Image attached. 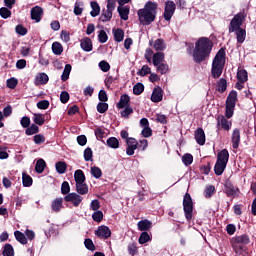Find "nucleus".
<instances>
[{
	"instance_id": "nucleus-1",
	"label": "nucleus",
	"mask_w": 256,
	"mask_h": 256,
	"mask_svg": "<svg viewBox=\"0 0 256 256\" xmlns=\"http://www.w3.org/2000/svg\"><path fill=\"white\" fill-rule=\"evenodd\" d=\"M213 50V42L207 37L200 38L195 43V48L193 50V59L195 63H203Z\"/></svg>"
},
{
	"instance_id": "nucleus-2",
	"label": "nucleus",
	"mask_w": 256,
	"mask_h": 256,
	"mask_svg": "<svg viewBox=\"0 0 256 256\" xmlns=\"http://www.w3.org/2000/svg\"><path fill=\"white\" fill-rule=\"evenodd\" d=\"M159 4L156 2L148 1L144 8L138 10V18L141 25H151L157 17V9Z\"/></svg>"
},
{
	"instance_id": "nucleus-3",
	"label": "nucleus",
	"mask_w": 256,
	"mask_h": 256,
	"mask_svg": "<svg viewBox=\"0 0 256 256\" xmlns=\"http://www.w3.org/2000/svg\"><path fill=\"white\" fill-rule=\"evenodd\" d=\"M225 48H221L212 61L211 75L214 79H219L223 75L225 68Z\"/></svg>"
},
{
	"instance_id": "nucleus-4",
	"label": "nucleus",
	"mask_w": 256,
	"mask_h": 256,
	"mask_svg": "<svg viewBox=\"0 0 256 256\" xmlns=\"http://www.w3.org/2000/svg\"><path fill=\"white\" fill-rule=\"evenodd\" d=\"M227 163H229V151L223 149L217 154V160L214 166L215 175H223L225 169H227Z\"/></svg>"
},
{
	"instance_id": "nucleus-5",
	"label": "nucleus",
	"mask_w": 256,
	"mask_h": 256,
	"mask_svg": "<svg viewBox=\"0 0 256 256\" xmlns=\"http://www.w3.org/2000/svg\"><path fill=\"white\" fill-rule=\"evenodd\" d=\"M235 105H237V91L232 90L226 99L225 117L231 119L235 113Z\"/></svg>"
},
{
	"instance_id": "nucleus-6",
	"label": "nucleus",
	"mask_w": 256,
	"mask_h": 256,
	"mask_svg": "<svg viewBox=\"0 0 256 256\" xmlns=\"http://www.w3.org/2000/svg\"><path fill=\"white\" fill-rule=\"evenodd\" d=\"M183 211L185 219L191 221L193 219V199L189 193H186L183 198Z\"/></svg>"
},
{
	"instance_id": "nucleus-7",
	"label": "nucleus",
	"mask_w": 256,
	"mask_h": 256,
	"mask_svg": "<svg viewBox=\"0 0 256 256\" xmlns=\"http://www.w3.org/2000/svg\"><path fill=\"white\" fill-rule=\"evenodd\" d=\"M176 9H177V6L175 5V2L171 0H167L165 2L164 13H163V17L165 21H171L173 15H175Z\"/></svg>"
},
{
	"instance_id": "nucleus-8",
	"label": "nucleus",
	"mask_w": 256,
	"mask_h": 256,
	"mask_svg": "<svg viewBox=\"0 0 256 256\" xmlns=\"http://www.w3.org/2000/svg\"><path fill=\"white\" fill-rule=\"evenodd\" d=\"M64 201H66V203H72L74 207H79V205H81L83 202V197L75 192H72L64 197Z\"/></svg>"
},
{
	"instance_id": "nucleus-9",
	"label": "nucleus",
	"mask_w": 256,
	"mask_h": 256,
	"mask_svg": "<svg viewBox=\"0 0 256 256\" xmlns=\"http://www.w3.org/2000/svg\"><path fill=\"white\" fill-rule=\"evenodd\" d=\"M241 25H243V19H241V16L239 15L234 16L229 24V29H228L229 33H235L239 31L240 29H242Z\"/></svg>"
},
{
	"instance_id": "nucleus-10",
	"label": "nucleus",
	"mask_w": 256,
	"mask_h": 256,
	"mask_svg": "<svg viewBox=\"0 0 256 256\" xmlns=\"http://www.w3.org/2000/svg\"><path fill=\"white\" fill-rule=\"evenodd\" d=\"M126 155L131 157L132 155H135V150L139 147V142L135 138H128L126 140Z\"/></svg>"
},
{
	"instance_id": "nucleus-11",
	"label": "nucleus",
	"mask_w": 256,
	"mask_h": 256,
	"mask_svg": "<svg viewBox=\"0 0 256 256\" xmlns=\"http://www.w3.org/2000/svg\"><path fill=\"white\" fill-rule=\"evenodd\" d=\"M94 234L96 237H99V239H109V237H111V229L105 225H102L95 230Z\"/></svg>"
},
{
	"instance_id": "nucleus-12",
	"label": "nucleus",
	"mask_w": 256,
	"mask_h": 256,
	"mask_svg": "<svg viewBox=\"0 0 256 256\" xmlns=\"http://www.w3.org/2000/svg\"><path fill=\"white\" fill-rule=\"evenodd\" d=\"M224 193H226L227 197H237L239 195V188L234 187L233 183L226 182L224 184Z\"/></svg>"
},
{
	"instance_id": "nucleus-13",
	"label": "nucleus",
	"mask_w": 256,
	"mask_h": 256,
	"mask_svg": "<svg viewBox=\"0 0 256 256\" xmlns=\"http://www.w3.org/2000/svg\"><path fill=\"white\" fill-rule=\"evenodd\" d=\"M32 21L35 23H41V19L43 17V8L41 6H35L30 11Z\"/></svg>"
},
{
	"instance_id": "nucleus-14",
	"label": "nucleus",
	"mask_w": 256,
	"mask_h": 256,
	"mask_svg": "<svg viewBox=\"0 0 256 256\" xmlns=\"http://www.w3.org/2000/svg\"><path fill=\"white\" fill-rule=\"evenodd\" d=\"M231 142L233 149H239L241 143V131L238 128H235L232 132Z\"/></svg>"
},
{
	"instance_id": "nucleus-15",
	"label": "nucleus",
	"mask_w": 256,
	"mask_h": 256,
	"mask_svg": "<svg viewBox=\"0 0 256 256\" xmlns=\"http://www.w3.org/2000/svg\"><path fill=\"white\" fill-rule=\"evenodd\" d=\"M217 125L224 129V131H229L231 129V121L227 120L225 116L221 115L217 117Z\"/></svg>"
},
{
	"instance_id": "nucleus-16",
	"label": "nucleus",
	"mask_w": 256,
	"mask_h": 256,
	"mask_svg": "<svg viewBox=\"0 0 256 256\" xmlns=\"http://www.w3.org/2000/svg\"><path fill=\"white\" fill-rule=\"evenodd\" d=\"M151 101L153 103H160V101H163V89L161 87L154 88L151 95Z\"/></svg>"
},
{
	"instance_id": "nucleus-17",
	"label": "nucleus",
	"mask_w": 256,
	"mask_h": 256,
	"mask_svg": "<svg viewBox=\"0 0 256 256\" xmlns=\"http://www.w3.org/2000/svg\"><path fill=\"white\" fill-rule=\"evenodd\" d=\"M80 47L83 51H86L89 53V51H93V42L91 41V38L86 37L81 40Z\"/></svg>"
},
{
	"instance_id": "nucleus-18",
	"label": "nucleus",
	"mask_w": 256,
	"mask_h": 256,
	"mask_svg": "<svg viewBox=\"0 0 256 256\" xmlns=\"http://www.w3.org/2000/svg\"><path fill=\"white\" fill-rule=\"evenodd\" d=\"M137 227L139 231L147 232L153 227V223L148 219H144L138 222Z\"/></svg>"
},
{
	"instance_id": "nucleus-19",
	"label": "nucleus",
	"mask_w": 256,
	"mask_h": 256,
	"mask_svg": "<svg viewBox=\"0 0 256 256\" xmlns=\"http://www.w3.org/2000/svg\"><path fill=\"white\" fill-rule=\"evenodd\" d=\"M195 140L198 145H205V131L203 128H197L195 131Z\"/></svg>"
},
{
	"instance_id": "nucleus-20",
	"label": "nucleus",
	"mask_w": 256,
	"mask_h": 256,
	"mask_svg": "<svg viewBox=\"0 0 256 256\" xmlns=\"http://www.w3.org/2000/svg\"><path fill=\"white\" fill-rule=\"evenodd\" d=\"M129 101H131V98L129 97V95L127 94L121 95L120 100L116 105L117 109H125V107H129Z\"/></svg>"
},
{
	"instance_id": "nucleus-21",
	"label": "nucleus",
	"mask_w": 256,
	"mask_h": 256,
	"mask_svg": "<svg viewBox=\"0 0 256 256\" xmlns=\"http://www.w3.org/2000/svg\"><path fill=\"white\" fill-rule=\"evenodd\" d=\"M164 61H165V53L157 52L153 54L152 63L154 67H157V65H161Z\"/></svg>"
},
{
	"instance_id": "nucleus-22",
	"label": "nucleus",
	"mask_w": 256,
	"mask_h": 256,
	"mask_svg": "<svg viewBox=\"0 0 256 256\" xmlns=\"http://www.w3.org/2000/svg\"><path fill=\"white\" fill-rule=\"evenodd\" d=\"M233 241L237 245H249V243H250L249 235H247V234H242L240 236H235L233 238Z\"/></svg>"
},
{
	"instance_id": "nucleus-23",
	"label": "nucleus",
	"mask_w": 256,
	"mask_h": 256,
	"mask_svg": "<svg viewBox=\"0 0 256 256\" xmlns=\"http://www.w3.org/2000/svg\"><path fill=\"white\" fill-rule=\"evenodd\" d=\"M76 191L78 195H87L89 193V186L85 182H79L76 184Z\"/></svg>"
},
{
	"instance_id": "nucleus-24",
	"label": "nucleus",
	"mask_w": 256,
	"mask_h": 256,
	"mask_svg": "<svg viewBox=\"0 0 256 256\" xmlns=\"http://www.w3.org/2000/svg\"><path fill=\"white\" fill-rule=\"evenodd\" d=\"M112 33L114 35V41L116 43H121L125 39V32L121 28L113 29Z\"/></svg>"
},
{
	"instance_id": "nucleus-25",
	"label": "nucleus",
	"mask_w": 256,
	"mask_h": 256,
	"mask_svg": "<svg viewBox=\"0 0 256 256\" xmlns=\"http://www.w3.org/2000/svg\"><path fill=\"white\" fill-rule=\"evenodd\" d=\"M49 83V76L46 73H39L36 76L35 84L36 85H47Z\"/></svg>"
},
{
	"instance_id": "nucleus-26",
	"label": "nucleus",
	"mask_w": 256,
	"mask_h": 256,
	"mask_svg": "<svg viewBox=\"0 0 256 256\" xmlns=\"http://www.w3.org/2000/svg\"><path fill=\"white\" fill-rule=\"evenodd\" d=\"M117 11L119 13L120 19L123 21H127V19H129V7L118 6Z\"/></svg>"
},
{
	"instance_id": "nucleus-27",
	"label": "nucleus",
	"mask_w": 256,
	"mask_h": 256,
	"mask_svg": "<svg viewBox=\"0 0 256 256\" xmlns=\"http://www.w3.org/2000/svg\"><path fill=\"white\" fill-rule=\"evenodd\" d=\"M63 208V198H56L52 204H51V209L55 213H59Z\"/></svg>"
},
{
	"instance_id": "nucleus-28",
	"label": "nucleus",
	"mask_w": 256,
	"mask_h": 256,
	"mask_svg": "<svg viewBox=\"0 0 256 256\" xmlns=\"http://www.w3.org/2000/svg\"><path fill=\"white\" fill-rule=\"evenodd\" d=\"M74 181L75 183H85L86 178H85V173L83 170L78 169L74 172Z\"/></svg>"
},
{
	"instance_id": "nucleus-29",
	"label": "nucleus",
	"mask_w": 256,
	"mask_h": 256,
	"mask_svg": "<svg viewBox=\"0 0 256 256\" xmlns=\"http://www.w3.org/2000/svg\"><path fill=\"white\" fill-rule=\"evenodd\" d=\"M90 7L92 9V11L90 12L91 17H97V15L101 13V7L99 6V3H97L96 1H92L90 3Z\"/></svg>"
},
{
	"instance_id": "nucleus-30",
	"label": "nucleus",
	"mask_w": 256,
	"mask_h": 256,
	"mask_svg": "<svg viewBox=\"0 0 256 256\" xmlns=\"http://www.w3.org/2000/svg\"><path fill=\"white\" fill-rule=\"evenodd\" d=\"M85 4L82 1H76L74 4V15H83Z\"/></svg>"
},
{
	"instance_id": "nucleus-31",
	"label": "nucleus",
	"mask_w": 256,
	"mask_h": 256,
	"mask_svg": "<svg viewBox=\"0 0 256 256\" xmlns=\"http://www.w3.org/2000/svg\"><path fill=\"white\" fill-rule=\"evenodd\" d=\"M112 18L113 12L111 10H103L99 19L102 23H107V21H111Z\"/></svg>"
},
{
	"instance_id": "nucleus-32",
	"label": "nucleus",
	"mask_w": 256,
	"mask_h": 256,
	"mask_svg": "<svg viewBox=\"0 0 256 256\" xmlns=\"http://www.w3.org/2000/svg\"><path fill=\"white\" fill-rule=\"evenodd\" d=\"M106 145L110 147V149H119V139L116 137H110L107 139Z\"/></svg>"
},
{
	"instance_id": "nucleus-33",
	"label": "nucleus",
	"mask_w": 256,
	"mask_h": 256,
	"mask_svg": "<svg viewBox=\"0 0 256 256\" xmlns=\"http://www.w3.org/2000/svg\"><path fill=\"white\" fill-rule=\"evenodd\" d=\"M14 236L15 239L18 240L19 243H21V245H27V237L25 236V234H23V232L17 230L14 232Z\"/></svg>"
},
{
	"instance_id": "nucleus-34",
	"label": "nucleus",
	"mask_w": 256,
	"mask_h": 256,
	"mask_svg": "<svg viewBox=\"0 0 256 256\" xmlns=\"http://www.w3.org/2000/svg\"><path fill=\"white\" fill-rule=\"evenodd\" d=\"M33 121L35 125H45V115L41 113H35L33 116Z\"/></svg>"
},
{
	"instance_id": "nucleus-35",
	"label": "nucleus",
	"mask_w": 256,
	"mask_h": 256,
	"mask_svg": "<svg viewBox=\"0 0 256 256\" xmlns=\"http://www.w3.org/2000/svg\"><path fill=\"white\" fill-rule=\"evenodd\" d=\"M56 171L59 175H63L67 171V163L59 161L55 164Z\"/></svg>"
},
{
	"instance_id": "nucleus-36",
	"label": "nucleus",
	"mask_w": 256,
	"mask_h": 256,
	"mask_svg": "<svg viewBox=\"0 0 256 256\" xmlns=\"http://www.w3.org/2000/svg\"><path fill=\"white\" fill-rule=\"evenodd\" d=\"M45 167H47V163L43 159H39L36 162L35 171L36 173H43L45 171Z\"/></svg>"
},
{
	"instance_id": "nucleus-37",
	"label": "nucleus",
	"mask_w": 256,
	"mask_h": 256,
	"mask_svg": "<svg viewBox=\"0 0 256 256\" xmlns=\"http://www.w3.org/2000/svg\"><path fill=\"white\" fill-rule=\"evenodd\" d=\"M39 133V126L36 124H32L25 130V135L31 136V135H37Z\"/></svg>"
},
{
	"instance_id": "nucleus-38",
	"label": "nucleus",
	"mask_w": 256,
	"mask_h": 256,
	"mask_svg": "<svg viewBox=\"0 0 256 256\" xmlns=\"http://www.w3.org/2000/svg\"><path fill=\"white\" fill-rule=\"evenodd\" d=\"M235 33L238 43H244L245 37H247V32L245 31V29L241 28L240 30H237Z\"/></svg>"
},
{
	"instance_id": "nucleus-39",
	"label": "nucleus",
	"mask_w": 256,
	"mask_h": 256,
	"mask_svg": "<svg viewBox=\"0 0 256 256\" xmlns=\"http://www.w3.org/2000/svg\"><path fill=\"white\" fill-rule=\"evenodd\" d=\"M90 171L92 177H94L95 179H101V177L103 176V171H101V168L97 166H92Z\"/></svg>"
},
{
	"instance_id": "nucleus-40",
	"label": "nucleus",
	"mask_w": 256,
	"mask_h": 256,
	"mask_svg": "<svg viewBox=\"0 0 256 256\" xmlns=\"http://www.w3.org/2000/svg\"><path fill=\"white\" fill-rule=\"evenodd\" d=\"M155 51H165V41L163 39H157L153 45Z\"/></svg>"
},
{
	"instance_id": "nucleus-41",
	"label": "nucleus",
	"mask_w": 256,
	"mask_h": 256,
	"mask_svg": "<svg viewBox=\"0 0 256 256\" xmlns=\"http://www.w3.org/2000/svg\"><path fill=\"white\" fill-rule=\"evenodd\" d=\"M71 69H72L71 64H66L65 65V68H64L63 73L61 75V80L62 81H67L69 79V75H71Z\"/></svg>"
},
{
	"instance_id": "nucleus-42",
	"label": "nucleus",
	"mask_w": 256,
	"mask_h": 256,
	"mask_svg": "<svg viewBox=\"0 0 256 256\" xmlns=\"http://www.w3.org/2000/svg\"><path fill=\"white\" fill-rule=\"evenodd\" d=\"M52 52L54 55H61V53H63V45H61L59 42H53Z\"/></svg>"
},
{
	"instance_id": "nucleus-43",
	"label": "nucleus",
	"mask_w": 256,
	"mask_h": 256,
	"mask_svg": "<svg viewBox=\"0 0 256 256\" xmlns=\"http://www.w3.org/2000/svg\"><path fill=\"white\" fill-rule=\"evenodd\" d=\"M213 195H215V186H207L204 190V197H206V199H211Z\"/></svg>"
},
{
	"instance_id": "nucleus-44",
	"label": "nucleus",
	"mask_w": 256,
	"mask_h": 256,
	"mask_svg": "<svg viewBox=\"0 0 256 256\" xmlns=\"http://www.w3.org/2000/svg\"><path fill=\"white\" fill-rule=\"evenodd\" d=\"M145 91V85L143 83L138 82L136 85L133 86V93L134 95H141Z\"/></svg>"
},
{
	"instance_id": "nucleus-45",
	"label": "nucleus",
	"mask_w": 256,
	"mask_h": 256,
	"mask_svg": "<svg viewBox=\"0 0 256 256\" xmlns=\"http://www.w3.org/2000/svg\"><path fill=\"white\" fill-rule=\"evenodd\" d=\"M217 91H219L220 93H225V91H227V80H225L224 78H221L218 81V85H217Z\"/></svg>"
},
{
	"instance_id": "nucleus-46",
	"label": "nucleus",
	"mask_w": 256,
	"mask_h": 256,
	"mask_svg": "<svg viewBox=\"0 0 256 256\" xmlns=\"http://www.w3.org/2000/svg\"><path fill=\"white\" fill-rule=\"evenodd\" d=\"M3 256H15V252L13 250V246L11 244H6L4 246V250L2 252Z\"/></svg>"
},
{
	"instance_id": "nucleus-47",
	"label": "nucleus",
	"mask_w": 256,
	"mask_h": 256,
	"mask_svg": "<svg viewBox=\"0 0 256 256\" xmlns=\"http://www.w3.org/2000/svg\"><path fill=\"white\" fill-rule=\"evenodd\" d=\"M237 79L240 83H245L248 79L247 70H238Z\"/></svg>"
},
{
	"instance_id": "nucleus-48",
	"label": "nucleus",
	"mask_w": 256,
	"mask_h": 256,
	"mask_svg": "<svg viewBox=\"0 0 256 256\" xmlns=\"http://www.w3.org/2000/svg\"><path fill=\"white\" fill-rule=\"evenodd\" d=\"M133 113V107L131 106H125L124 110L120 112L121 117L124 119H129V115H132Z\"/></svg>"
},
{
	"instance_id": "nucleus-49",
	"label": "nucleus",
	"mask_w": 256,
	"mask_h": 256,
	"mask_svg": "<svg viewBox=\"0 0 256 256\" xmlns=\"http://www.w3.org/2000/svg\"><path fill=\"white\" fill-rule=\"evenodd\" d=\"M22 183L24 187H31V185H33V178H31V176H29L28 174L24 173L22 175Z\"/></svg>"
},
{
	"instance_id": "nucleus-50",
	"label": "nucleus",
	"mask_w": 256,
	"mask_h": 256,
	"mask_svg": "<svg viewBox=\"0 0 256 256\" xmlns=\"http://www.w3.org/2000/svg\"><path fill=\"white\" fill-rule=\"evenodd\" d=\"M158 73H161V75H165L169 73V65L167 63L159 64L156 66Z\"/></svg>"
},
{
	"instance_id": "nucleus-51",
	"label": "nucleus",
	"mask_w": 256,
	"mask_h": 256,
	"mask_svg": "<svg viewBox=\"0 0 256 256\" xmlns=\"http://www.w3.org/2000/svg\"><path fill=\"white\" fill-rule=\"evenodd\" d=\"M92 219L96 223H101L103 221V211L101 210L94 211V213L92 214Z\"/></svg>"
},
{
	"instance_id": "nucleus-52",
	"label": "nucleus",
	"mask_w": 256,
	"mask_h": 256,
	"mask_svg": "<svg viewBox=\"0 0 256 256\" xmlns=\"http://www.w3.org/2000/svg\"><path fill=\"white\" fill-rule=\"evenodd\" d=\"M140 77H145L146 75H151V68L147 65H143L142 68L137 72Z\"/></svg>"
},
{
	"instance_id": "nucleus-53",
	"label": "nucleus",
	"mask_w": 256,
	"mask_h": 256,
	"mask_svg": "<svg viewBox=\"0 0 256 256\" xmlns=\"http://www.w3.org/2000/svg\"><path fill=\"white\" fill-rule=\"evenodd\" d=\"M139 243L140 245H145V243L151 241V236H149V233L142 232L139 237Z\"/></svg>"
},
{
	"instance_id": "nucleus-54",
	"label": "nucleus",
	"mask_w": 256,
	"mask_h": 256,
	"mask_svg": "<svg viewBox=\"0 0 256 256\" xmlns=\"http://www.w3.org/2000/svg\"><path fill=\"white\" fill-rule=\"evenodd\" d=\"M98 113H107L109 110V104L105 102H99L96 107Z\"/></svg>"
},
{
	"instance_id": "nucleus-55",
	"label": "nucleus",
	"mask_w": 256,
	"mask_h": 256,
	"mask_svg": "<svg viewBox=\"0 0 256 256\" xmlns=\"http://www.w3.org/2000/svg\"><path fill=\"white\" fill-rule=\"evenodd\" d=\"M0 17H2V19H9V17H11V10L7 7L0 8Z\"/></svg>"
},
{
	"instance_id": "nucleus-56",
	"label": "nucleus",
	"mask_w": 256,
	"mask_h": 256,
	"mask_svg": "<svg viewBox=\"0 0 256 256\" xmlns=\"http://www.w3.org/2000/svg\"><path fill=\"white\" fill-rule=\"evenodd\" d=\"M109 36H107V32L105 30H100L98 34L99 43H107Z\"/></svg>"
},
{
	"instance_id": "nucleus-57",
	"label": "nucleus",
	"mask_w": 256,
	"mask_h": 256,
	"mask_svg": "<svg viewBox=\"0 0 256 256\" xmlns=\"http://www.w3.org/2000/svg\"><path fill=\"white\" fill-rule=\"evenodd\" d=\"M71 191V186L69 185V182L64 181L61 185V193L62 195H69V192Z\"/></svg>"
},
{
	"instance_id": "nucleus-58",
	"label": "nucleus",
	"mask_w": 256,
	"mask_h": 256,
	"mask_svg": "<svg viewBox=\"0 0 256 256\" xmlns=\"http://www.w3.org/2000/svg\"><path fill=\"white\" fill-rule=\"evenodd\" d=\"M182 163L188 167V165H191L193 163V155L191 154H184L182 157Z\"/></svg>"
},
{
	"instance_id": "nucleus-59",
	"label": "nucleus",
	"mask_w": 256,
	"mask_h": 256,
	"mask_svg": "<svg viewBox=\"0 0 256 256\" xmlns=\"http://www.w3.org/2000/svg\"><path fill=\"white\" fill-rule=\"evenodd\" d=\"M84 160L85 161H93V150L90 147L84 150Z\"/></svg>"
},
{
	"instance_id": "nucleus-60",
	"label": "nucleus",
	"mask_w": 256,
	"mask_h": 256,
	"mask_svg": "<svg viewBox=\"0 0 256 256\" xmlns=\"http://www.w3.org/2000/svg\"><path fill=\"white\" fill-rule=\"evenodd\" d=\"M84 245L88 251H95V244L93 243V240L91 238H86L84 240Z\"/></svg>"
},
{
	"instance_id": "nucleus-61",
	"label": "nucleus",
	"mask_w": 256,
	"mask_h": 256,
	"mask_svg": "<svg viewBox=\"0 0 256 256\" xmlns=\"http://www.w3.org/2000/svg\"><path fill=\"white\" fill-rule=\"evenodd\" d=\"M99 68L101 69V71H103V73H107V71L111 69V65H109V62L102 60L99 62Z\"/></svg>"
},
{
	"instance_id": "nucleus-62",
	"label": "nucleus",
	"mask_w": 256,
	"mask_h": 256,
	"mask_svg": "<svg viewBox=\"0 0 256 256\" xmlns=\"http://www.w3.org/2000/svg\"><path fill=\"white\" fill-rule=\"evenodd\" d=\"M20 125L21 127H23V129H27V127L31 125V118H29L28 116L22 117L20 120Z\"/></svg>"
},
{
	"instance_id": "nucleus-63",
	"label": "nucleus",
	"mask_w": 256,
	"mask_h": 256,
	"mask_svg": "<svg viewBox=\"0 0 256 256\" xmlns=\"http://www.w3.org/2000/svg\"><path fill=\"white\" fill-rule=\"evenodd\" d=\"M34 143L36 145H41V144L45 143V135H43V134H36L34 136Z\"/></svg>"
},
{
	"instance_id": "nucleus-64",
	"label": "nucleus",
	"mask_w": 256,
	"mask_h": 256,
	"mask_svg": "<svg viewBox=\"0 0 256 256\" xmlns=\"http://www.w3.org/2000/svg\"><path fill=\"white\" fill-rule=\"evenodd\" d=\"M38 109H49V101L48 100H41L37 103Z\"/></svg>"
}]
</instances>
